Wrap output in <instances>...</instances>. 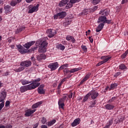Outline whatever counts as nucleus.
<instances>
[{
    "label": "nucleus",
    "mask_w": 128,
    "mask_h": 128,
    "mask_svg": "<svg viewBox=\"0 0 128 128\" xmlns=\"http://www.w3.org/2000/svg\"><path fill=\"white\" fill-rule=\"evenodd\" d=\"M32 62L30 60H26L24 62H22L20 64V66H21L19 67L18 68H14V72H22L26 68H28L31 66Z\"/></svg>",
    "instance_id": "f257e3e1"
},
{
    "label": "nucleus",
    "mask_w": 128,
    "mask_h": 128,
    "mask_svg": "<svg viewBox=\"0 0 128 128\" xmlns=\"http://www.w3.org/2000/svg\"><path fill=\"white\" fill-rule=\"evenodd\" d=\"M38 82H40V78H38L33 81L31 82V84H30L26 85L27 88H28V90H34L36 88H38L40 84V83Z\"/></svg>",
    "instance_id": "f03ea898"
},
{
    "label": "nucleus",
    "mask_w": 128,
    "mask_h": 128,
    "mask_svg": "<svg viewBox=\"0 0 128 128\" xmlns=\"http://www.w3.org/2000/svg\"><path fill=\"white\" fill-rule=\"evenodd\" d=\"M45 39H40L36 42V46H39L43 48H46L48 46V42L46 40H48V38H44Z\"/></svg>",
    "instance_id": "7ed1b4c3"
},
{
    "label": "nucleus",
    "mask_w": 128,
    "mask_h": 128,
    "mask_svg": "<svg viewBox=\"0 0 128 128\" xmlns=\"http://www.w3.org/2000/svg\"><path fill=\"white\" fill-rule=\"evenodd\" d=\"M112 22V20H106V16H100L99 17L98 22L100 24V22H103V24H110Z\"/></svg>",
    "instance_id": "20e7f679"
},
{
    "label": "nucleus",
    "mask_w": 128,
    "mask_h": 128,
    "mask_svg": "<svg viewBox=\"0 0 128 128\" xmlns=\"http://www.w3.org/2000/svg\"><path fill=\"white\" fill-rule=\"evenodd\" d=\"M16 48L20 54H26V52H30V50H27L26 49L24 48L20 44L16 45Z\"/></svg>",
    "instance_id": "39448f33"
},
{
    "label": "nucleus",
    "mask_w": 128,
    "mask_h": 128,
    "mask_svg": "<svg viewBox=\"0 0 128 128\" xmlns=\"http://www.w3.org/2000/svg\"><path fill=\"white\" fill-rule=\"evenodd\" d=\"M48 68L51 70H55L58 68V62L51 63L48 66Z\"/></svg>",
    "instance_id": "423d86ee"
},
{
    "label": "nucleus",
    "mask_w": 128,
    "mask_h": 128,
    "mask_svg": "<svg viewBox=\"0 0 128 128\" xmlns=\"http://www.w3.org/2000/svg\"><path fill=\"white\" fill-rule=\"evenodd\" d=\"M80 70H82V68H74L70 71V70H68V69L65 68L64 70V74H68V72H70L74 73V72H76Z\"/></svg>",
    "instance_id": "0eeeda50"
},
{
    "label": "nucleus",
    "mask_w": 128,
    "mask_h": 128,
    "mask_svg": "<svg viewBox=\"0 0 128 128\" xmlns=\"http://www.w3.org/2000/svg\"><path fill=\"white\" fill-rule=\"evenodd\" d=\"M47 34L49 38H53L54 36V34H56V32L54 30L50 29L47 30Z\"/></svg>",
    "instance_id": "6e6552de"
},
{
    "label": "nucleus",
    "mask_w": 128,
    "mask_h": 128,
    "mask_svg": "<svg viewBox=\"0 0 128 128\" xmlns=\"http://www.w3.org/2000/svg\"><path fill=\"white\" fill-rule=\"evenodd\" d=\"M88 94H90V96H91L92 100H96V98L98 96V93L96 91H92Z\"/></svg>",
    "instance_id": "1a4fd4ad"
},
{
    "label": "nucleus",
    "mask_w": 128,
    "mask_h": 128,
    "mask_svg": "<svg viewBox=\"0 0 128 128\" xmlns=\"http://www.w3.org/2000/svg\"><path fill=\"white\" fill-rule=\"evenodd\" d=\"M38 6H40V4H37L36 6L30 8L28 10L29 14H32V12H38Z\"/></svg>",
    "instance_id": "9d476101"
},
{
    "label": "nucleus",
    "mask_w": 128,
    "mask_h": 128,
    "mask_svg": "<svg viewBox=\"0 0 128 128\" xmlns=\"http://www.w3.org/2000/svg\"><path fill=\"white\" fill-rule=\"evenodd\" d=\"M6 92H2L0 93V102H4L6 98Z\"/></svg>",
    "instance_id": "9b49d317"
},
{
    "label": "nucleus",
    "mask_w": 128,
    "mask_h": 128,
    "mask_svg": "<svg viewBox=\"0 0 128 128\" xmlns=\"http://www.w3.org/2000/svg\"><path fill=\"white\" fill-rule=\"evenodd\" d=\"M36 112V110H31V109H28L26 111V114H24V116H30L34 112Z\"/></svg>",
    "instance_id": "f8f14e48"
},
{
    "label": "nucleus",
    "mask_w": 128,
    "mask_h": 128,
    "mask_svg": "<svg viewBox=\"0 0 128 128\" xmlns=\"http://www.w3.org/2000/svg\"><path fill=\"white\" fill-rule=\"evenodd\" d=\"M36 43V42L34 41H32L30 42H28V43L24 45V48H30L32 46H34V44Z\"/></svg>",
    "instance_id": "ddd939ff"
},
{
    "label": "nucleus",
    "mask_w": 128,
    "mask_h": 128,
    "mask_svg": "<svg viewBox=\"0 0 128 128\" xmlns=\"http://www.w3.org/2000/svg\"><path fill=\"white\" fill-rule=\"evenodd\" d=\"M46 56L44 54H40L37 56L38 60H46Z\"/></svg>",
    "instance_id": "4468645a"
},
{
    "label": "nucleus",
    "mask_w": 128,
    "mask_h": 128,
    "mask_svg": "<svg viewBox=\"0 0 128 128\" xmlns=\"http://www.w3.org/2000/svg\"><path fill=\"white\" fill-rule=\"evenodd\" d=\"M104 26V23L100 24L98 26L97 28H96V32H100V30H102Z\"/></svg>",
    "instance_id": "2eb2a0df"
},
{
    "label": "nucleus",
    "mask_w": 128,
    "mask_h": 128,
    "mask_svg": "<svg viewBox=\"0 0 128 128\" xmlns=\"http://www.w3.org/2000/svg\"><path fill=\"white\" fill-rule=\"evenodd\" d=\"M68 2V0H62V1L60 2L58 6L60 7L64 6Z\"/></svg>",
    "instance_id": "dca6fc26"
},
{
    "label": "nucleus",
    "mask_w": 128,
    "mask_h": 128,
    "mask_svg": "<svg viewBox=\"0 0 128 128\" xmlns=\"http://www.w3.org/2000/svg\"><path fill=\"white\" fill-rule=\"evenodd\" d=\"M80 119L76 118L74 120V122L72 124V126H78L80 124Z\"/></svg>",
    "instance_id": "f3484780"
},
{
    "label": "nucleus",
    "mask_w": 128,
    "mask_h": 128,
    "mask_svg": "<svg viewBox=\"0 0 128 128\" xmlns=\"http://www.w3.org/2000/svg\"><path fill=\"white\" fill-rule=\"evenodd\" d=\"M58 16H59V18H64L66 16V12H62L60 13H58Z\"/></svg>",
    "instance_id": "a211bd4d"
},
{
    "label": "nucleus",
    "mask_w": 128,
    "mask_h": 128,
    "mask_svg": "<svg viewBox=\"0 0 128 128\" xmlns=\"http://www.w3.org/2000/svg\"><path fill=\"white\" fill-rule=\"evenodd\" d=\"M26 90H28L26 86H22L20 88V92H26Z\"/></svg>",
    "instance_id": "6ab92c4d"
},
{
    "label": "nucleus",
    "mask_w": 128,
    "mask_h": 128,
    "mask_svg": "<svg viewBox=\"0 0 128 128\" xmlns=\"http://www.w3.org/2000/svg\"><path fill=\"white\" fill-rule=\"evenodd\" d=\"M38 52H46V47L39 46Z\"/></svg>",
    "instance_id": "aec40b11"
},
{
    "label": "nucleus",
    "mask_w": 128,
    "mask_h": 128,
    "mask_svg": "<svg viewBox=\"0 0 128 128\" xmlns=\"http://www.w3.org/2000/svg\"><path fill=\"white\" fill-rule=\"evenodd\" d=\"M105 108L106 110H114V106L110 104H107L106 105Z\"/></svg>",
    "instance_id": "412c9836"
},
{
    "label": "nucleus",
    "mask_w": 128,
    "mask_h": 128,
    "mask_svg": "<svg viewBox=\"0 0 128 128\" xmlns=\"http://www.w3.org/2000/svg\"><path fill=\"white\" fill-rule=\"evenodd\" d=\"M100 14L102 16H108V10H102L100 12Z\"/></svg>",
    "instance_id": "4be33fe9"
},
{
    "label": "nucleus",
    "mask_w": 128,
    "mask_h": 128,
    "mask_svg": "<svg viewBox=\"0 0 128 128\" xmlns=\"http://www.w3.org/2000/svg\"><path fill=\"white\" fill-rule=\"evenodd\" d=\"M4 9L5 10L6 12H12V8H10V6L8 5L4 7Z\"/></svg>",
    "instance_id": "5701e85b"
},
{
    "label": "nucleus",
    "mask_w": 128,
    "mask_h": 128,
    "mask_svg": "<svg viewBox=\"0 0 128 128\" xmlns=\"http://www.w3.org/2000/svg\"><path fill=\"white\" fill-rule=\"evenodd\" d=\"M42 104V102H39L32 106V108H38V106H40V104Z\"/></svg>",
    "instance_id": "b1692460"
},
{
    "label": "nucleus",
    "mask_w": 128,
    "mask_h": 128,
    "mask_svg": "<svg viewBox=\"0 0 128 128\" xmlns=\"http://www.w3.org/2000/svg\"><path fill=\"white\" fill-rule=\"evenodd\" d=\"M72 22V19L70 18H66V19L65 22L64 23V26H68V24H70Z\"/></svg>",
    "instance_id": "393cba45"
},
{
    "label": "nucleus",
    "mask_w": 128,
    "mask_h": 128,
    "mask_svg": "<svg viewBox=\"0 0 128 128\" xmlns=\"http://www.w3.org/2000/svg\"><path fill=\"white\" fill-rule=\"evenodd\" d=\"M117 86H118V84L116 83L112 84L110 85V88H109V90H114V88H116Z\"/></svg>",
    "instance_id": "a878e982"
},
{
    "label": "nucleus",
    "mask_w": 128,
    "mask_h": 128,
    "mask_svg": "<svg viewBox=\"0 0 128 128\" xmlns=\"http://www.w3.org/2000/svg\"><path fill=\"white\" fill-rule=\"evenodd\" d=\"M21 82L23 86H24L26 84H30L32 82L26 80H21Z\"/></svg>",
    "instance_id": "bb28decb"
},
{
    "label": "nucleus",
    "mask_w": 128,
    "mask_h": 128,
    "mask_svg": "<svg viewBox=\"0 0 128 128\" xmlns=\"http://www.w3.org/2000/svg\"><path fill=\"white\" fill-rule=\"evenodd\" d=\"M100 0H91V2L94 4V6L96 4H98L100 3Z\"/></svg>",
    "instance_id": "cd10ccee"
},
{
    "label": "nucleus",
    "mask_w": 128,
    "mask_h": 128,
    "mask_svg": "<svg viewBox=\"0 0 128 128\" xmlns=\"http://www.w3.org/2000/svg\"><path fill=\"white\" fill-rule=\"evenodd\" d=\"M88 14V9H85L81 13L82 16H86Z\"/></svg>",
    "instance_id": "c85d7f7f"
},
{
    "label": "nucleus",
    "mask_w": 128,
    "mask_h": 128,
    "mask_svg": "<svg viewBox=\"0 0 128 128\" xmlns=\"http://www.w3.org/2000/svg\"><path fill=\"white\" fill-rule=\"evenodd\" d=\"M57 48L59 50H64L65 48V47L64 45L60 44L58 46H57Z\"/></svg>",
    "instance_id": "c756f323"
},
{
    "label": "nucleus",
    "mask_w": 128,
    "mask_h": 128,
    "mask_svg": "<svg viewBox=\"0 0 128 128\" xmlns=\"http://www.w3.org/2000/svg\"><path fill=\"white\" fill-rule=\"evenodd\" d=\"M66 40H72V42H76V40L74 39V38L73 37H72L71 36H68L66 37Z\"/></svg>",
    "instance_id": "7c9ffc66"
},
{
    "label": "nucleus",
    "mask_w": 128,
    "mask_h": 128,
    "mask_svg": "<svg viewBox=\"0 0 128 128\" xmlns=\"http://www.w3.org/2000/svg\"><path fill=\"white\" fill-rule=\"evenodd\" d=\"M68 64H65L62 65L60 68L59 70H64V68H68Z\"/></svg>",
    "instance_id": "2f4dec72"
},
{
    "label": "nucleus",
    "mask_w": 128,
    "mask_h": 128,
    "mask_svg": "<svg viewBox=\"0 0 128 128\" xmlns=\"http://www.w3.org/2000/svg\"><path fill=\"white\" fill-rule=\"evenodd\" d=\"M119 68L120 70H126V67L124 64H120L119 66Z\"/></svg>",
    "instance_id": "473e14b6"
},
{
    "label": "nucleus",
    "mask_w": 128,
    "mask_h": 128,
    "mask_svg": "<svg viewBox=\"0 0 128 128\" xmlns=\"http://www.w3.org/2000/svg\"><path fill=\"white\" fill-rule=\"evenodd\" d=\"M90 94L89 93H88L83 98V102H86L88 100V98H90Z\"/></svg>",
    "instance_id": "72a5a7b5"
},
{
    "label": "nucleus",
    "mask_w": 128,
    "mask_h": 128,
    "mask_svg": "<svg viewBox=\"0 0 128 128\" xmlns=\"http://www.w3.org/2000/svg\"><path fill=\"white\" fill-rule=\"evenodd\" d=\"M38 92L40 94H44V89H38Z\"/></svg>",
    "instance_id": "f704fd0d"
},
{
    "label": "nucleus",
    "mask_w": 128,
    "mask_h": 128,
    "mask_svg": "<svg viewBox=\"0 0 128 128\" xmlns=\"http://www.w3.org/2000/svg\"><path fill=\"white\" fill-rule=\"evenodd\" d=\"M17 4H18L16 3V0H13L10 2V6H15Z\"/></svg>",
    "instance_id": "c9c22d12"
},
{
    "label": "nucleus",
    "mask_w": 128,
    "mask_h": 128,
    "mask_svg": "<svg viewBox=\"0 0 128 128\" xmlns=\"http://www.w3.org/2000/svg\"><path fill=\"white\" fill-rule=\"evenodd\" d=\"M90 73L87 74L84 76V78H83V80H84L85 82H86V80H88V78H90Z\"/></svg>",
    "instance_id": "e433bc0d"
},
{
    "label": "nucleus",
    "mask_w": 128,
    "mask_h": 128,
    "mask_svg": "<svg viewBox=\"0 0 128 128\" xmlns=\"http://www.w3.org/2000/svg\"><path fill=\"white\" fill-rule=\"evenodd\" d=\"M72 4L71 2L68 4L66 6L67 10L68 8H72Z\"/></svg>",
    "instance_id": "4c0bfd02"
},
{
    "label": "nucleus",
    "mask_w": 128,
    "mask_h": 128,
    "mask_svg": "<svg viewBox=\"0 0 128 128\" xmlns=\"http://www.w3.org/2000/svg\"><path fill=\"white\" fill-rule=\"evenodd\" d=\"M60 108L64 110V103H58Z\"/></svg>",
    "instance_id": "58836bf2"
},
{
    "label": "nucleus",
    "mask_w": 128,
    "mask_h": 128,
    "mask_svg": "<svg viewBox=\"0 0 128 128\" xmlns=\"http://www.w3.org/2000/svg\"><path fill=\"white\" fill-rule=\"evenodd\" d=\"M101 58L102 60H108V61L109 60H110V57H108L107 56H102Z\"/></svg>",
    "instance_id": "ea45409f"
},
{
    "label": "nucleus",
    "mask_w": 128,
    "mask_h": 128,
    "mask_svg": "<svg viewBox=\"0 0 128 128\" xmlns=\"http://www.w3.org/2000/svg\"><path fill=\"white\" fill-rule=\"evenodd\" d=\"M128 50L122 56V58H126V56H128Z\"/></svg>",
    "instance_id": "a19ab883"
},
{
    "label": "nucleus",
    "mask_w": 128,
    "mask_h": 128,
    "mask_svg": "<svg viewBox=\"0 0 128 128\" xmlns=\"http://www.w3.org/2000/svg\"><path fill=\"white\" fill-rule=\"evenodd\" d=\"M80 2V0H70V2L71 4H76V2Z\"/></svg>",
    "instance_id": "79ce46f5"
},
{
    "label": "nucleus",
    "mask_w": 128,
    "mask_h": 128,
    "mask_svg": "<svg viewBox=\"0 0 128 128\" xmlns=\"http://www.w3.org/2000/svg\"><path fill=\"white\" fill-rule=\"evenodd\" d=\"M42 124H44L46 122V118L44 117H42V120H41Z\"/></svg>",
    "instance_id": "37998d69"
},
{
    "label": "nucleus",
    "mask_w": 128,
    "mask_h": 128,
    "mask_svg": "<svg viewBox=\"0 0 128 128\" xmlns=\"http://www.w3.org/2000/svg\"><path fill=\"white\" fill-rule=\"evenodd\" d=\"M4 106V102H2V103L0 104V111L2 110V108Z\"/></svg>",
    "instance_id": "c03bdc74"
},
{
    "label": "nucleus",
    "mask_w": 128,
    "mask_h": 128,
    "mask_svg": "<svg viewBox=\"0 0 128 128\" xmlns=\"http://www.w3.org/2000/svg\"><path fill=\"white\" fill-rule=\"evenodd\" d=\"M64 96H68L69 98H72V92H70V94H64Z\"/></svg>",
    "instance_id": "a18cd8bd"
},
{
    "label": "nucleus",
    "mask_w": 128,
    "mask_h": 128,
    "mask_svg": "<svg viewBox=\"0 0 128 128\" xmlns=\"http://www.w3.org/2000/svg\"><path fill=\"white\" fill-rule=\"evenodd\" d=\"M81 48L84 52H86L88 50V48H86V46L82 45Z\"/></svg>",
    "instance_id": "49530a36"
},
{
    "label": "nucleus",
    "mask_w": 128,
    "mask_h": 128,
    "mask_svg": "<svg viewBox=\"0 0 128 128\" xmlns=\"http://www.w3.org/2000/svg\"><path fill=\"white\" fill-rule=\"evenodd\" d=\"M112 122H113L112 120H109L108 124L106 125V126H108V128H110V126H112Z\"/></svg>",
    "instance_id": "de8ad7c7"
},
{
    "label": "nucleus",
    "mask_w": 128,
    "mask_h": 128,
    "mask_svg": "<svg viewBox=\"0 0 128 128\" xmlns=\"http://www.w3.org/2000/svg\"><path fill=\"white\" fill-rule=\"evenodd\" d=\"M58 18H60L58 13L57 14L54 15V20H58Z\"/></svg>",
    "instance_id": "09e8293b"
},
{
    "label": "nucleus",
    "mask_w": 128,
    "mask_h": 128,
    "mask_svg": "<svg viewBox=\"0 0 128 128\" xmlns=\"http://www.w3.org/2000/svg\"><path fill=\"white\" fill-rule=\"evenodd\" d=\"M64 101L62 98L60 99L58 104H64Z\"/></svg>",
    "instance_id": "8fccbe9b"
},
{
    "label": "nucleus",
    "mask_w": 128,
    "mask_h": 128,
    "mask_svg": "<svg viewBox=\"0 0 128 128\" xmlns=\"http://www.w3.org/2000/svg\"><path fill=\"white\" fill-rule=\"evenodd\" d=\"M116 100V97H112V99H110L108 100V102H114V100Z\"/></svg>",
    "instance_id": "3c124183"
},
{
    "label": "nucleus",
    "mask_w": 128,
    "mask_h": 128,
    "mask_svg": "<svg viewBox=\"0 0 128 128\" xmlns=\"http://www.w3.org/2000/svg\"><path fill=\"white\" fill-rule=\"evenodd\" d=\"M120 72H117L114 75V76L115 78H118V76H120Z\"/></svg>",
    "instance_id": "603ef678"
},
{
    "label": "nucleus",
    "mask_w": 128,
    "mask_h": 128,
    "mask_svg": "<svg viewBox=\"0 0 128 128\" xmlns=\"http://www.w3.org/2000/svg\"><path fill=\"white\" fill-rule=\"evenodd\" d=\"M95 104H96V100H94V102L92 103V104L90 106V108H94Z\"/></svg>",
    "instance_id": "864d4df0"
},
{
    "label": "nucleus",
    "mask_w": 128,
    "mask_h": 128,
    "mask_svg": "<svg viewBox=\"0 0 128 128\" xmlns=\"http://www.w3.org/2000/svg\"><path fill=\"white\" fill-rule=\"evenodd\" d=\"M62 82H60V84H58V89L57 90H60V86H62Z\"/></svg>",
    "instance_id": "5fc2aeb1"
},
{
    "label": "nucleus",
    "mask_w": 128,
    "mask_h": 128,
    "mask_svg": "<svg viewBox=\"0 0 128 128\" xmlns=\"http://www.w3.org/2000/svg\"><path fill=\"white\" fill-rule=\"evenodd\" d=\"M24 28H26V27L24 26H22L20 28L19 30L20 32H22V30H24Z\"/></svg>",
    "instance_id": "6e6d98bb"
},
{
    "label": "nucleus",
    "mask_w": 128,
    "mask_h": 128,
    "mask_svg": "<svg viewBox=\"0 0 128 128\" xmlns=\"http://www.w3.org/2000/svg\"><path fill=\"white\" fill-rule=\"evenodd\" d=\"M31 60L32 62H34V64H36V58H34V57H32L31 58Z\"/></svg>",
    "instance_id": "4d7b16f0"
},
{
    "label": "nucleus",
    "mask_w": 128,
    "mask_h": 128,
    "mask_svg": "<svg viewBox=\"0 0 128 128\" xmlns=\"http://www.w3.org/2000/svg\"><path fill=\"white\" fill-rule=\"evenodd\" d=\"M44 84H42L40 85L38 88L39 89H42V90H44Z\"/></svg>",
    "instance_id": "13d9d810"
},
{
    "label": "nucleus",
    "mask_w": 128,
    "mask_h": 128,
    "mask_svg": "<svg viewBox=\"0 0 128 128\" xmlns=\"http://www.w3.org/2000/svg\"><path fill=\"white\" fill-rule=\"evenodd\" d=\"M108 62V59H106V60H103L102 62H100L101 64H104V62Z\"/></svg>",
    "instance_id": "bf43d9fd"
},
{
    "label": "nucleus",
    "mask_w": 128,
    "mask_h": 128,
    "mask_svg": "<svg viewBox=\"0 0 128 128\" xmlns=\"http://www.w3.org/2000/svg\"><path fill=\"white\" fill-rule=\"evenodd\" d=\"M128 0H122V4H126V2H128Z\"/></svg>",
    "instance_id": "052dcab7"
},
{
    "label": "nucleus",
    "mask_w": 128,
    "mask_h": 128,
    "mask_svg": "<svg viewBox=\"0 0 128 128\" xmlns=\"http://www.w3.org/2000/svg\"><path fill=\"white\" fill-rule=\"evenodd\" d=\"M88 38H89V40H90V42H94V39L92 38L90 36V37Z\"/></svg>",
    "instance_id": "680f3d73"
},
{
    "label": "nucleus",
    "mask_w": 128,
    "mask_h": 128,
    "mask_svg": "<svg viewBox=\"0 0 128 128\" xmlns=\"http://www.w3.org/2000/svg\"><path fill=\"white\" fill-rule=\"evenodd\" d=\"M34 0H26V2H28V4H30V2H34Z\"/></svg>",
    "instance_id": "e2e57ef3"
},
{
    "label": "nucleus",
    "mask_w": 128,
    "mask_h": 128,
    "mask_svg": "<svg viewBox=\"0 0 128 128\" xmlns=\"http://www.w3.org/2000/svg\"><path fill=\"white\" fill-rule=\"evenodd\" d=\"M10 106V101H6V106Z\"/></svg>",
    "instance_id": "0e129e2a"
},
{
    "label": "nucleus",
    "mask_w": 128,
    "mask_h": 128,
    "mask_svg": "<svg viewBox=\"0 0 128 128\" xmlns=\"http://www.w3.org/2000/svg\"><path fill=\"white\" fill-rule=\"evenodd\" d=\"M52 122H48V126H52Z\"/></svg>",
    "instance_id": "69168bd1"
},
{
    "label": "nucleus",
    "mask_w": 128,
    "mask_h": 128,
    "mask_svg": "<svg viewBox=\"0 0 128 128\" xmlns=\"http://www.w3.org/2000/svg\"><path fill=\"white\" fill-rule=\"evenodd\" d=\"M6 128H12V125H10V124H8V125H7Z\"/></svg>",
    "instance_id": "338daca9"
},
{
    "label": "nucleus",
    "mask_w": 128,
    "mask_h": 128,
    "mask_svg": "<svg viewBox=\"0 0 128 128\" xmlns=\"http://www.w3.org/2000/svg\"><path fill=\"white\" fill-rule=\"evenodd\" d=\"M42 128H48V126L46 125H43L42 126Z\"/></svg>",
    "instance_id": "774afa93"
}]
</instances>
